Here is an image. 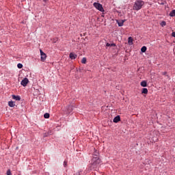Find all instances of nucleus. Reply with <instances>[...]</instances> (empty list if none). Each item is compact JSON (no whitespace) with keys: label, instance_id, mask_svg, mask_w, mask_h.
<instances>
[{"label":"nucleus","instance_id":"4be33fe9","mask_svg":"<svg viewBox=\"0 0 175 175\" xmlns=\"http://www.w3.org/2000/svg\"><path fill=\"white\" fill-rule=\"evenodd\" d=\"M17 67L18 68V69H21L23 68V65L19 63L17 64Z\"/></svg>","mask_w":175,"mask_h":175},{"label":"nucleus","instance_id":"aec40b11","mask_svg":"<svg viewBox=\"0 0 175 175\" xmlns=\"http://www.w3.org/2000/svg\"><path fill=\"white\" fill-rule=\"evenodd\" d=\"M81 64H87V58L83 57L81 60Z\"/></svg>","mask_w":175,"mask_h":175},{"label":"nucleus","instance_id":"f3484780","mask_svg":"<svg viewBox=\"0 0 175 175\" xmlns=\"http://www.w3.org/2000/svg\"><path fill=\"white\" fill-rule=\"evenodd\" d=\"M141 85H142V87H146V86L147 85V81H142L141 82Z\"/></svg>","mask_w":175,"mask_h":175},{"label":"nucleus","instance_id":"a878e982","mask_svg":"<svg viewBox=\"0 0 175 175\" xmlns=\"http://www.w3.org/2000/svg\"><path fill=\"white\" fill-rule=\"evenodd\" d=\"M172 35L174 38H175V31L172 32Z\"/></svg>","mask_w":175,"mask_h":175},{"label":"nucleus","instance_id":"39448f33","mask_svg":"<svg viewBox=\"0 0 175 175\" xmlns=\"http://www.w3.org/2000/svg\"><path fill=\"white\" fill-rule=\"evenodd\" d=\"M28 83H29L28 78H25L24 79L22 80V81L21 82V84L23 87H27V84H28Z\"/></svg>","mask_w":175,"mask_h":175},{"label":"nucleus","instance_id":"a211bd4d","mask_svg":"<svg viewBox=\"0 0 175 175\" xmlns=\"http://www.w3.org/2000/svg\"><path fill=\"white\" fill-rule=\"evenodd\" d=\"M141 51L142 53H146V51H147V47L146 46H142L141 49Z\"/></svg>","mask_w":175,"mask_h":175},{"label":"nucleus","instance_id":"9d476101","mask_svg":"<svg viewBox=\"0 0 175 175\" xmlns=\"http://www.w3.org/2000/svg\"><path fill=\"white\" fill-rule=\"evenodd\" d=\"M118 27H122V25H124V23H125V21L124 20H120V21H117Z\"/></svg>","mask_w":175,"mask_h":175},{"label":"nucleus","instance_id":"bb28decb","mask_svg":"<svg viewBox=\"0 0 175 175\" xmlns=\"http://www.w3.org/2000/svg\"><path fill=\"white\" fill-rule=\"evenodd\" d=\"M148 163H150V160H148Z\"/></svg>","mask_w":175,"mask_h":175},{"label":"nucleus","instance_id":"7ed1b4c3","mask_svg":"<svg viewBox=\"0 0 175 175\" xmlns=\"http://www.w3.org/2000/svg\"><path fill=\"white\" fill-rule=\"evenodd\" d=\"M93 6L97 9V10H99L100 12H105V10H103V7L102 5L99 3H94Z\"/></svg>","mask_w":175,"mask_h":175},{"label":"nucleus","instance_id":"4468645a","mask_svg":"<svg viewBox=\"0 0 175 175\" xmlns=\"http://www.w3.org/2000/svg\"><path fill=\"white\" fill-rule=\"evenodd\" d=\"M107 47H116V44L112 43V44H109V42H107L106 44Z\"/></svg>","mask_w":175,"mask_h":175},{"label":"nucleus","instance_id":"5701e85b","mask_svg":"<svg viewBox=\"0 0 175 175\" xmlns=\"http://www.w3.org/2000/svg\"><path fill=\"white\" fill-rule=\"evenodd\" d=\"M64 167H66V166H68V161H64Z\"/></svg>","mask_w":175,"mask_h":175},{"label":"nucleus","instance_id":"f257e3e1","mask_svg":"<svg viewBox=\"0 0 175 175\" xmlns=\"http://www.w3.org/2000/svg\"><path fill=\"white\" fill-rule=\"evenodd\" d=\"M100 163V159L99 157H93L92 159V163L90 165V170H94L95 169H98L99 167V165Z\"/></svg>","mask_w":175,"mask_h":175},{"label":"nucleus","instance_id":"dca6fc26","mask_svg":"<svg viewBox=\"0 0 175 175\" xmlns=\"http://www.w3.org/2000/svg\"><path fill=\"white\" fill-rule=\"evenodd\" d=\"M170 17H174L175 16V10H172V12L170 13Z\"/></svg>","mask_w":175,"mask_h":175},{"label":"nucleus","instance_id":"6e6552de","mask_svg":"<svg viewBox=\"0 0 175 175\" xmlns=\"http://www.w3.org/2000/svg\"><path fill=\"white\" fill-rule=\"evenodd\" d=\"M70 59H76V58H77V55H76L73 53H70Z\"/></svg>","mask_w":175,"mask_h":175},{"label":"nucleus","instance_id":"20e7f679","mask_svg":"<svg viewBox=\"0 0 175 175\" xmlns=\"http://www.w3.org/2000/svg\"><path fill=\"white\" fill-rule=\"evenodd\" d=\"M40 53L41 55V61L44 62V61H46V58H47V55H46V53H44L42 49L40 50Z\"/></svg>","mask_w":175,"mask_h":175},{"label":"nucleus","instance_id":"393cba45","mask_svg":"<svg viewBox=\"0 0 175 175\" xmlns=\"http://www.w3.org/2000/svg\"><path fill=\"white\" fill-rule=\"evenodd\" d=\"M162 75H163L165 76V75H167V72H162Z\"/></svg>","mask_w":175,"mask_h":175},{"label":"nucleus","instance_id":"9b49d317","mask_svg":"<svg viewBox=\"0 0 175 175\" xmlns=\"http://www.w3.org/2000/svg\"><path fill=\"white\" fill-rule=\"evenodd\" d=\"M120 120H121V118H120V116H117L113 118V122H116V123L120 122Z\"/></svg>","mask_w":175,"mask_h":175},{"label":"nucleus","instance_id":"423d86ee","mask_svg":"<svg viewBox=\"0 0 175 175\" xmlns=\"http://www.w3.org/2000/svg\"><path fill=\"white\" fill-rule=\"evenodd\" d=\"M66 110H67V114H70L72 111H73V106L68 105L66 108Z\"/></svg>","mask_w":175,"mask_h":175},{"label":"nucleus","instance_id":"cd10ccee","mask_svg":"<svg viewBox=\"0 0 175 175\" xmlns=\"http://www.w3.org/2000/svg\"><path fill=\"white\" fill-rule=\"evenodd\" d=\"M46 0H44V2H46Z\"/></svg>","mask_w":175,"mask_h":175},{"label":"nucleus","instance_id":"412c9836","mask_svg":"<svg viewBox=\"0 0 175 175\" xmlns=\"http://www.w3.org/2000/svg\"><path fill=\"white\" fill-rule=\"evenodd\" d=\"M160 25L161 27H165L166 25V22L165 21H162L161 23H160Z\"/></svg>","mask_w":175,"mask_h":175},{"label":"nucleus","instance_id":"1a4fd4ad","mask_svg":"<svg viewBox=\"0 0 175 175\" xmlns=\"http://www.w3.org/2000/svg\"><path fill=\"white\" fill-rule=\"evenodd\" d=\"M12 99L14 100H21V97L20 96L12 95Z\"/></svg>","mask_w":175,"mask_h":175},{"label":"nucleus","instance_id":"f8f14e48","mask_svg":"<svg viewBox=\"0 0 175 175\" xmlns=\"http://www.w3.org/2000/svg\"><path fill=\"white\" fill-rule=\"evenodd\" d=\"M8 106H10V107H14V106H16V103L14 101H9Z\"/></svg>","mask_w":175,"mask_h":175},{"label":"nucleus","instance_id":"b1692460","mask_svg":"<svg viewBox=\"0 0 175 175\" xmlns=\"http://www.w3.org/2000/svg\"><path fill=\"white\" fill-rule=\"evenodd\" d=\"M7 175H12V171H10V170H8L7 171Z\"/></svg>","mask_w":175,"mask_h":175},{"label":"nucleus","instance_id":"f03ea898","mask_svg":"<svg viewBox=\"0 0 175 175\" xmlns=\"http://www.w3.org/2000/svg\"><path fill=\"white\" fill-rule=\"evenodd\" d=\"M143 6H144V1L142 0H136L133 4V10H136L138 12V10H140L143 8Z\"/></svg>","mask_w":175,"mask_h":175},{"label":"nucleus","instance_id":"0eeeda50","mask_svg":"<svg viewBox=\"0 0 175 175\" xmlns=\"http://www.w3.org/2000/svg\"><path fill=\"white\" fill-rule=\"evenodd\" d=\"M99 158V152L94 148V152H93V158Z\"/></svg>","mask_w":175,"mask_h":175},{"label":"nucleus","instance_id":"6ab92c4d","mask_svg":"<svg viewBox=\"0 0 175 175\" xmlns=\"http://www.w3.org/2000/svg\"><path fill=\"white\" fill-rule=\"evenodd\" d=\"M44 118H50V113H44Z\"/></svg>","mask_w":175,"mask_h":175},{"label":"nucleus","instance_id":"2eb2a0df","mask_svg":"<svg viewBox=\"0 0 175 175\" xmlns=\"http://www.w3.org/2000/svg\"><path fill=\"white\" fill-rule=\"evenodd\" d=\"M142 94H148V90L147 88H143L142 91Z\"/></svg>","mask_w":175,"mask_h":175},{"label":"nucleus","instance_id":"ddd939ff","mask_svg":"<svg viewBox=\"0 0 175 175\" xmlns=\"http://www.w3.org/2000/svg\"><path fill=\"white\" fill-rule=\"evenodd\" d=\"M128 43L130 46H131V44H133V38L132 37H129L128 38Z\"/></svg>","mask_w":175,"mask_h":175}]
</instances>
